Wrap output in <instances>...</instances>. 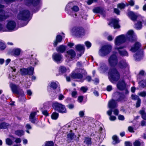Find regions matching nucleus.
Listing matches in <instances>:
<instances>
[{"instance_id": "obj_16", "label": "nucleus", "mask_w": 146, "mask_h": 146, "mask_svg": "<svg viewBox=\"0 0 146 146\" xmlns=\"http://www.w3.org/2000/svg\"><path fill=\"white\" fill-rule=\"evenodd\" d=\"M128 35L125 36L127 40L131 42L135 41L134 37V32L132 30H129L127 32Z\"/></svg>"}, {"instance_id": "obj_35", "label": "nucleus", "mask_w": 146, "mask_h": 146, "mask_svg": "<svg viewBox=\"0 0 146 146\" xmlns=\"http://www.w3.org/2000/svg\"><path fill=\"white\" fill-rule=\"evenodd\" d=\"M20 72L22 76H25L28 75L27 68H21Z\"/></svg>"}, {"instance_id": "obj_20", "label": "nucleus", "mask_w": 146, "mask_h": 146, "mask_svg": "<svg viewBox=\"0 0 146 146\" xmlns=\"http://www.w3.org/2000/svg\"><path fill=\"white\" fill-rule=\"evenodd\" d=\"M128 17L132 21H135L136 20L139 15L135 14L133 11H130L127 13Z\"/></svg>"}, {"instance_id": "obj_62", "label": "nucleus", "mask_w": 146, "mask_h": 146, "mask_svg": "<svg viewBox=\"0 0 146 146\" xmlns=\"http://www.w3.org/2000/svg\"><path fill=\"white\" fill-rule=\"evenodd\" d=\"M128 130L131 133L134 132L133 127L131 126H129L128 127Z\"/></svg>"}, {"instance_id": "obj_44", "label": "nucleus", "mask_w": 146, "mask_h": 146, "mask_svg": "<svg viewBox=\"0 0 146 146\" xmlns=\"http://www.w3.org/2000/svg\"><path fill=\"white\" fill-rule=\"evenodd\" d=\"M6 143L8 145H11L13 144L12 141L9 138H7L6 139Z\"/></svg>"}, {"instance_id": "obj_54", "label": "nucleus", "mask_w": 146, "mask_h": 146, "mask_svg": "<svg viewBox=\"0 0 146 146\" xmlns=\"http://www.w3.org/2000/svg\"><path fill=\"white\" fill-rule=\"evenodd\" d=\"M137 51V53L136 54L137 55H139L140 56H141L143 55V51L142 50H139Z\"/></svg>"}, {"instance_id": "obj_61", "label": "nucleus", "mask_w": 146, "mask_h": 146, "mask_svg": "<svg viewBox=\"0 0 146 146\" xmlns=\"http://www.w3.org/2000/svg\"><path fill=\"white\" fill-rule=\"evenodd\" d=\"M79 114L80 117H83L84 115V112L83 111H80L79 112Z\"/></svg>"}, {"instance_id": "obj_56", "label": "nucleus", "mask_w": 146, "mask_h": 146, "mask_svg": "<svg viewBox=\"0 0 146 146\" xmlns=\"http://www.w3.org/2000/svg\"><path fill=\"white\" fill-rule=\"evenodd\" d=\"M139 95L141 97H145L146 96V92L145 91H143L140 92Z\"/></svg>"}, {"instance_id": "obj_7", "label": "nucleus", "mask_w": 146, "mask_h": 146, "mask_svg": "<svg viewBox=\"0 0 146 146\" xmlns=\"http://www.w3.org/2000/svg\"><path fill=\"white\" fill-rule=\"evenodd\" d=\"M108 106L110 110L107 111L108 114L111 116V115L113 109L117 108V104L116 101L113 99L110 100L108 103Z\"/></svg>"}, {"instance_id": "obj_31", "label": "nucleus", "mask_w": 146, "mask_h": 146, "mask_svg": "<svg viewBox=\"0 0 146 146\" xmlns=\"http://www.w3.org/2000/svg\"><path fill=\"white\" fill-rule=\"evenodd\" d=\"M24 131L22 129L17 130L15 131V134L21 137L24 135Z\"/></svg>"}, {"instance_id": "obj_23", "label": "nucleus", "mask_w": 146, "mask_h": 146, "mask_svg": "<svg viewBox=\"0 0 146 146\" xmlns=\"http://www.w3.org/2000/svg\"><path fill=\"white\" fill-rule=\"evenodd\" d=\"M48 86L50 88L54 90H56L58 88L60 90V87L58 86V84L57 83L53 81L51 82H50L48 84Z\"/></svg>"}, {"instance_id": "obj_37", "label": "nucleus", "mask_w": 146, "mask_h": 146, "mask_svg": "<svg viewBox=\"0 0 146 146\" xmlns=\"http://www.w3.org/2000/svg\"><path fill=\"white\" fill-rule=\"evenodd\" d=\"M72 131L71 130L70 132L67 134V138L70 139L71 140H73L74 138V133L72 132Z\"/></svg>"}, {"instance_id": "obj_43", "label": "nucleus", "mask_w": 146, "mask_h": 146, "mask_svg": "<svg viewBox=\"0 0 146 146\" xmlns=\"http://www.w3.org/2000/svg\"><path fill=\"white\" fill-rule=\"evenodd\" d=\"M71 9L73 11L75 12H78L79 10V7L77 5L73 6Z\"/></svg>"}, {"instance_id": "obj_11", "label": "nucleus", "mask_w": 146, "mask_h": 146, "mask_svg": "<svg viewBox=\"0 0 146 146\" xmlns=\"http://www.w3.org/2000/svg\"><path fill=\"white\" fill-rule=\"evenodd\" d=\"M112 24L114 29H118L120 27V26L119 24V20L114 18L111 19L109 22L108 25L111 26Z\"/></svg>"}, {"instance_id": "obj_19", "label": "nucleus", "mask_w": 146, "mask_h": 146, "mask_svg": "<svg viewBox=\"0 0 146 146\" xmlns=\"http://www.w3.org/2000/svg\"><path fill=\"white\" fill-rule=\"evenodd\" d=\"M93 12L95 13H100L101 15H104L105 11L103 8L100 7H98L94 8L92 10Z\"/></svg>"}, {"instance_id": "obj_25", "label": "nucleus", "mask_w": 146, "mask_h": 146, "mask_svg": "<svg viewBox=\"0 0 146 146\" xmlns=\"http://www.w3.org/2000/svg\"><path fill=\"white\" fill-rule=\"evenodd\" d=\"M37 113L36 111L31 112L29 116V119L30 121L33 123H35L36 119L35 118Z\"/></svg>"}, {"instance_id": "obj_28", "label": "nucleus", "mask_w": 146, "mask_h": 146, "mask_svg": "<svg viewBox=\"0 0 146 146\" xmlns=\"http://www.w3.org/2000/svg\"><path fill=\"white\" fill-rule=\"evenodd\" d=\"M76 50L79 52H84L85 48L82 45L80 44H78L75 46Z\"/></svg>"}, {"instance_id": "obj_12", "label": "nucleus", "mask_w": 146, "mask_h": 146, "mask_svg": "<svg viewBox=\"0 0 146 146\" xmlns=\"http://www.w3.org/2000/svg\"><path fill=\"white\" fill-rule=\"evenodd\" d=\"M71 78L73 79H81L83 77V74L80 73L76 72L75 71H72L70 74Z\"/></svg>"}, {"instance_id": "obj_57", "label": "nucleus", "mask_w": 146, "mask_h": 146, "mask_svg": "<svg viewBox=\"0 0 146 146\" xmlns=\"http://www.w3.org/2000/svg\"><path fill=\"white\" fill-rule=\"evenodd\" d=\"M114 12L117 15H120V11L117 8L114 9Z\"/></svg>"}, {"instance_id": "obj_1", "label": "nucleus", "mask_w": 146, "mask_h": 146, "mask_svg": "<svg viewBox=\"0 0 146 146\" xmlns=\"http://www.w3.org/2000/svg\"><path fill=\"white\" fill-rule=\"evenodd\" d=\"M108 61L110 66L111 67L108 72L109 79L112 83L117 82L120 77V73L115 67L118 62L117 56L115 54H112L109 58Z\"/></svg>"}, {"instance_id": "obj_24", "label": "nucleus", "mask_w": 146, "mask_h": 146, "mask_svg": "<svg viewBox=\"0 0 146 146\" xmlns=\"http://www.w3.org/2000/svg\"><path fill=\"white\" fill-rule=\"evenodd\" d=\"M139 17L141 18L140 20L138 21L135 24L136 28L139 30H140L142 28V22H144V20L143 19L142 17L141 16H139Z\"/></svg>"}, {"instance_id": "obj_42", "label": "nucleus", "mask_w": 146, "mask_h": 146, "mask_svg": "<svg viewBox=\"0 0 146 146\" xmlns=\"http://www.w3.org/2000/svg\"><path fill=\"white\" fill-rule=\"evenodd\" d=\"M140 85L143 88H144L146 87V80H143L140 82Z\"/></svg>"}, {"instance_id": "obj_21", "label": "nucleus", "mask_w": 146, "mask_h": 146, "mask_svg": "<svg viewBox=\"0 0 146 146\" xmlns=\"http://www.w3.org/2000/svg\"><path fill=\"white\" fill-rule=\"evenodd\" d=\"M62 40V36L60 35H56V38L53 42V45L54 47H56L58 43L61 42Z\"/></svg>"}, {"instance_id": "obj_15", "label": "nucleus", "mask_w": 146, "mask_h": 146, "mask_svg": "<svg viewBox=\"0 0 146 146\" xmlns=\"http://www.w3.org/2000/svg\"><path fill=\"white\" fill-rule=\"evenodd\" d=\"M119 68L121 69H124L128 66V64L125 60L122 59L119 60L117 64Z\"/></svg>"}, {"instance_id": "obj_36", "label": "nucleus", "mask_w": 146, "mask_h": 146, "mask_svg": "<svg viewBox=\"0 0 146 146\" xmlns=\"http://www.w3.org/2000/svg\"><path fill=\"white\" fill-rule=\"evenodd\" d=\"M142 118L144 120H146V113L144 110H141L139 111Z\"/></svg>"}, {"instance_id": "obj_48", "label": "nucleus", "mask_w": 146, "mask_h": 146, "mask_svg": "<svg viewBox=\"0 0 146 146\" xmlns=\"http://www.w3.org/2000/svg\"><path fill=\"white\" fill-rule=\"evenodd\" d=\"M41 110L42 112V113L45 116H48L49 115V113L48 111L46 110H42V109Z\"/></svg>"}, {"instance_id": "obj_17", "label": "nucleus", "mask_w": 146, "mask_h": 146, "mask_svg": "<svg viewBox=\"0 0 146 146\" xmlns=\"http://www.w3.org/2000/svg\"><path fill=\"white\" fill-rule=\"evenodd\" d=\"M126 84L125 81L122 80L121 81H119L117 85V88L120 90H124L126 87Z\"/></svg>"}, {"instance_id": "obj_33", "label": "nucleus", "mask_w": 146, "mask_h": 146, "mask_svg": "<svg viewBox=\"0 0 146 146\" xmlns=\"http://www.w3.org/2000/svg\"><path fill=\"white\" fill-rule=\"evenodd\" d=\"M118 93L119 96L117 99V101L118 102H121L124 100L125 98V96L124 94L120 92H118Z\"/></svg>"}, {"instance_id": "obj_4", "label": "nucleus", "mask_w": 146, "mask_h": 146, "mask_svg": "<svg viewBox=\"0 0 146 146\" xmlns=\"http://www.w3.org/2000/svg\"><path fill=\"white\" fill-rule=\"evenodd\" d=\"M52 106L55 111L59 113H66L67 112L65 106L55 101L52 102Z\"/></svg>"}, {"instance_id": "obj_14", "label": "nucleus", "mask_w": 146, "mask_h": 146, "mask_svg": "<svg viewBox=\"0 0 146 146\" xmlns=\"http://www.w3.org/2000/svg\"><path fill=\"white\" fill-rule=\"evenodd\" d=\"M21 50L20 48H15L9 50L8 52V54L12 56H18L21 53Z\"/></svg>"}, {"instance_id": "obj_55", "label": "nucleus", "mask_w": 146, "mask_h": 146, "mask_svg": "<svg viewBox=\"0 0 146 146\" xmlns=\"http://www.w3.org/2000/svg\"><path fill=\"white\" fill-rule=\"evenodd\" d=\"M93 81H94V84L95 85H97L99 83V80L98 78H95L94 80H93Z\"/></svg>"}, {"instance_id": "obj_18", "label": "nucleus", "mask_w": 146, "mask_h": 146, "mask_svg": "<svg viewBox=\"0 0 146 146\" xmlns=\"http://www.w3.org/2000/svg\"><path fill=\"white\" fill-rule=\"evenodd\" d=\"M141 47V44L138 42H136L134 44L133 46L131 47L130 50L133 52H135L139 50Z\"/></svg>"}, {"instance_id": "obj_59", "label": "nucleus", "mask_w": 146, "mask_h": 146, "mask_svg": "<svg viewBox=\"0 0 146 146\" xmlns=\"http://www.w3.org/2000/svg\"><path fill=\"white\" fill-rule=\"evenodd\" d=\"M77 92L76 90L75 91H73L72 92L71 94L73 98H76V95H77Z\"/></svg>"}, {"instance_id": "obj_51", "label": "nucleus", "mask_w": 146, "mask_h": 146, "mask_svg": "<svg viewBox=\"0 0 146 146\" xmlns=\"http://www.w3.org/2000/svg\"><path fill=\"white\" fill-rule=\"evenodd\" d=\"M117 7L118 8H120L121 9H122L124 8L125 7V5L123 3H120L118 4Z\"/></svg>"}, {"instance_id": "obj_6", "label": "nucleus", "mask_w": 146, "mask_h": 146, "mask_svg": "<svg viewBox=\"0 0 146 146\" xmlns=\"http://www.w3.org/2000/svg\"><path fill=\"white\" fill-rule=\"evenodd\" d=\"M73 33L76 37L80 38L85 35V31L82 26H75L73 28Z\"/></svg>"}, {"instance_id": "obj_30", "label": "nucleus", "mask_w": 146, "mask_h": 146, "mask_svg": "<svg viewBox=\"0 0 146 146\" xmlns=\"http://www.w3.org/2000/svg\"><path fill=\"white\" fill-rule=\"evenodd\" d=\"M28 75L30 76L33 75L34 73V68L32 66H30L27 68Z\"/></svg>"}, {"instance_id": "obj_47", "label": "nucleus", "mask_w": 146, "mask_h": 146, "mask_svg": "<svg viewBox=\"0 0 146 146\" xmlns=\"http://www.w3.org/2000/svg\"><path fill=\"white\" fill-rule=\"evenodd\" d=\"M134 146H141V143L138 140H135L133 143Z\"/></svg>"}, {"instance_id": "obj_40", "label": "nucleus", "mask_w": 146, "mask_h": 146, "mask_svg": "<svg viewBox=\"0 0 146 146\" xmlns=\"http://www.w3.org/2000/svg\"><path fill=\"white\" fill-rule=\"evenodd\" d=\"M9 17L8 15L0 14V21H3Z\"/></svg>"}, {"instance_id": "obj_46", "label": "nucleus", "mask_w": 146, "mask_h": 146, "mask_svg": "<svg viewBox=\"0 0 146 146\" xmlns=\"http://www.w3.org/2000/svg\"><path fill=\"white\" fill-rule=\"evenodd\" d=\"M5 7V6L4 5H2L0 3V13H1L3 14H5V11L3 9Z\"/></svg>"}, {"instance_id": "obj_53", "label": "nucleus", "mask_w": 146, "mask_h": 146, "mask_svg": "<svg viewBox=\"0 0 146 146\" xmlns=\"http://www.w3.org/2000/svg\"><path fill=\"white\" fill-rule=\"evenodd\" d=\"M88 90V88L84 86H82L80 88L81 91H82L84 93L86 92Z\"/></svg>"}, {"instance_id": "obj_34", "label": "nucleus", "mask_w": 146, "mask_h": 146, "mask_svg": "<svg viewBox=\"0 0 146 146\" xmlns=\"http://www.w3.org/2000/svg\"><path fill=\"white\" fill-rule=\"evenodd\" d=\"M59 115V114L58 113L54 112L51 115V118L52 119L56 120L58 118Z\"/></svg>"}, {"instance_id": "obj_26", "label": "nucleus", "mask_w": 146, "mask_h": 146, "mask_svg": "<svg viewBox=\"0 0 146 146\" xmlns=\"http://www.w3.org/2000/svg\"><path fill=\"white\" fill-rule=\"evenodd\" d=\"M66 68L65 67L63 66H61L59 68V73L58 74H57L56 76H58L59 75H62L66 72Z\"/></svg>"}, {"instance_id": "obj_41", "label": "nucleus", "mask_w": 146, "mask_h": 146, "mask_svg": "<svg viewBox=\"0 0 146 146\" xmlns=\"http://www.w3.org/2000/svg\"><path fill=\"white\" fill-rule=\"evenodd\" d=\"M6 47V44L1 41H0V50L1 51L4 50Z\"/></svg>"}, {"instance_id": "obj_60", "label": "nucleus", "mask_w": 146, "mask_h": 146, "mask_svg": "<svg viewBox=\"0 0 146 146\" xmlns=\"http://www.w3.org/2000/svg\"><path fill=\"white\" fill-rule=\"evenodd\" d=\"M112 89V86L111 85H109L107 87L106 90L108 92L111 91Z\"/></svg>"}, {"instance_id": "obj_22", "label": "nucleus", "mask_w": 146, "mask_h": 146, "mask_svg": "<svg viewBox=\"0 0 146 146\" xmlns=\"http://www.w3.org/2000/svg\"><path fill=\"white\" fill-rule=\"evenodd\" d=\"M66 49V47L64 45H60L56 48V50L60 54L63 53L65 52Z\"/></svg>"}, {"instance_id": "obj_39", "label": "nucleus", "mask_w": 146, "mask_h": 146, "mask_svg": "<svg viewBox=\"0 0 146 146\" xmlns=\"http://www.w3.org/2000/svg\"><path fill=\"white\" fill-rule=\"evenodd\" d=\"M44 146H54V143L53 141H47L45 143Z\"/></svg>"}, {"instance_id": "obj_5", "label": "nucleus", "mask_w": 146, "mask_h": 146, "mask_svg": "<svg viewBox=\"0 0 146 146\" xmlns=\"http://www.w3.org/2000/svg\"><path fill=\"white\" fill-rule=\"evenodd\" d=\"M111 46L110 44H106L102 46L98 52L99 55L102 57H104L108 54L111 51Z\"/></svg>"}, {"instance_id": "obj_64", "label": "nucleus", "mask_w": 146, "mask_h": 146, "mask_svg": "<svg viewBox=\"0 0 146 146\" xmlns=\"http://www.w3.org/2000/svg\"><path fill=\"white\" fill-rule=\"evenodd\" d=\"M64 98V96L62 94H60L59 96L58 99L60 100H63Z\"/></svg>"}, {"instance_id": "obj_63", "label": "nucleus", "mask_w": 146, "mask_h": 146, "mask_svg": "<svg viewBox=\"0 0 146 146\" xmlns=\"http://www.w3.org/2000/svg\"><path fill=\"white\" fill-rule=\"evenodd\" d=\"M125 146H132V144L130 141H125Z\"/></svg>"}, {"instance_id": "obj_29", "label": "nucleus", "mask_w": 146, "mask_h": 146, "mask_svg": "<svg viewBox=\"0 0 146 146\" xmlns=\"http://www.w3.org/2000/svg\"><path fill=\"white\" fill-rule=\"evenodd\" d=\"M112 139L113 140V141L112 142V144L113 145H115L120 142L118 138L116 135H113L112 136Z\"/></svg>"}, {"instance_id": "obj_38", "label": "nucleus", "mask_w": 146, "mask_h": 146, "mask_svg": "<svg viewBox=\"0 0 146 146\" xmlns=\"http://www.w3.org/2000/svg\"><path fill=\"white\" fill-rule=\"evenodd\" d=\"M119 53L121 56H128V54L127 52L125 50H119Z\"/></svg>"}, {"instance_id": "obj_8", "label": "nucleus", "mask_w": 146, "mask_h": 146, "mask_svg": "<svg viewBox=\"0 0 146 146\" xmlns=\"http://www.w3.org/2000/svg\"><path fill=\"white\" fill-rule=\"evenodd\" d=\"M52 58L53 61L57 64L61 63L63 60L62 55L60 53L56 52L52 54Z\"/></svg>"}, {"instance_id": "obj_32", "label": "nucleus", "mask_w": 146, "mask_h": 146, "mask_svg": "<svg viewBox=\"0 0 146 146\" xmlns=\"http://www.w3.org/2000/svg\"><path fill=\"white\" fill-rule=\"evenodd\" d=\"M9 125V124L8 123L5 122H2L0 123V129H6Z\"/></svg>"}, {"instance_id": "obj_2", "label": "nucleus", "mask_w": 146, "mask_h": 146, "mask_svg": "<svg viewBox=\"0 0 146 146\" xmlns=\"http://www.w3.org/2000/svg\"><path fill=\"white\" fill-rule=\"evenodd\" d=\"M25 5L28 7H33L31 10L33 13L37 12L40 9L42 5L41 1H25Z\"/></svg>"}, {"instance_id": "obj_45", "label": "nucleus", "mask_w": 146, "mask_h": 146, "mask_svg": "<svg viewBox=\"0 0 146 146\" xmlns=\"http://www.w3.org/2000/svg\"><path fill=\"white\" fill-rule=\"evenodd\" d=\"M85 141L86 144L88 145L92 144L91 138H86Z\"/></svg>"}, {"instance_id": "obj_49", "label": "nucleus", "mask_w": 146, "mask_h": 146, "mask_svg": "<svg viewBox=\"0 0 146 146\" xmlns=\"http://www.w3.org/2000/svg\"><path fill=\"white\" fill-rule=\"evenodd\" d=\"M141 102V100L140 99H139L138 100H137L135 105V107L136 108H138L140 106Z\"/></svg>"}, {"instance_id": "obj_3", "label": "nucleus", "mask_w": 146, "mask_h": 146, "mask_svg": "<svg viewBox=\"0 0 146 146\" xmlns=\"http://www.w3.org/2000/svg\"><path fill=\"white\" fill-rule=\"evenodd\" d=\"M31 13L30 11L27 9H24L20 11L17 15L18 20L24 21H29L30 18Z\"/></svg>"}, {"instance_id": "obj_50", "label": "nucleus", "mask_w": 146, "mask_h": 146, "mask_svg": "<svg viewBox=\"0 0 146 146\" xmlns=\"http://www.w3.org/2000/svg\"><path fill=\"white\" fill-rule=\"evenodd\" d=\"M132 99L134 100H137L139 99H140L138 96L136 95L132 94L131 95Z\"/></svg>"}, {"instance_id": "obj_52", "label": "nucleus", "mask_w": 146, "mask_h": 146, "mask_svg": "<svg viewBox=\"0 0 146 146\" xmlns=\"http://www.w3.org/2000/svg\"><path fill=\"white\" fill-rule=\"evenodd\" d=\"M85 44L88 48H90L91 46V43L88 41H86L85 42Z\"/></svg>"}, {"instance_id": "obj_13", "label": "nucleus", "mask_w": 146, "mask_h": 146, "mask_svg": "<svg viewBox=\"0 0 146 146\" xmlns=\"http://www.w3.org/2000/svg\"><path fill=\"white\" fill-rule=\"evenodd\" d=\"M16 23L14 21L11 20L8 21L6 27L9 31L13 30L16 27Z\"/></svg>"}, {"instance_id": "obj_27", "label": "nucleus", "mask_w": 146, "mask_h": 146, "mask_svg": "<svg viewBox=\"0 0 146 146\" xmlns=\"http://www.w3.org/2000/svg\"><path fill=\"white\" fill-rule=\"evenodd\" d=\"M68 55L70 56V58L71 59L74 58L76 56V53L74 50L70 49L66 51Z\"/></svg>"}, {"instance_id": "obj_58", "label": "nucleus", "mask_w": 146, "mask_h": 146, "mask_svg": "<svg viewBox=\"0 0 146 146\" xmlns=\"http://www.w3.org/2000/svg\"><path fill=\"white\" fill-rule=\"evenodd\" d=\"M84 99V96H80L78 97V99L80 102H82Z\"/></svg>"}, {"instance_id": "obj_10", "label": "nucleus", "mask_w": 146, "mask_h": 146, "mask_svg": "<svg viewBox=\"0 0 146 146\" xmlns=\"http://www.w3.org/2000/svg\"><path fill=\"white\" fill-rule=\"evenodd\" d=\"M127 40L125 36L123 35H121L116 37L115 43L116 45L119 46L125 42Z\"/></svg>"}, {"instance_id": "obj_9", "label": "nucleus", "mask_w": 146, "mask_h": 146, "mask_svg": "<svg viewBox=\"0 0 146 146\" xmlns=\"http://www.w3.org/2000/svg\"><path fill=\"white\" fill-rule=\"evenodd\" d=\"M11 88L13 93L21 96L24 95V92L23 90L19 88L16 85L14 84H12Z\"/></svg>"}]
</instances>
